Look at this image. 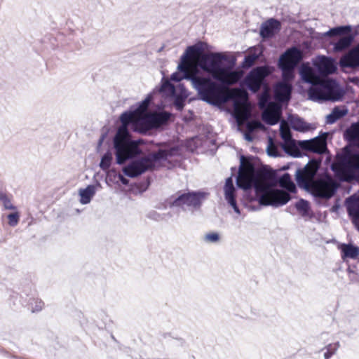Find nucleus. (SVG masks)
Returning a JSON list of instances; mask_svg holds the SVG:
<instances>
[{
    "label": "nucleus",
    "mask_w": 359,
    "mask_h": 359,
    "mask_svg": "<svg viewBox=\"0 0 359 359\" xmlns=\"http://www.w3.org/2000/svg\"><path fill=\"white\" fill-rule=\"evenodd\" d=\"M236 185L244 191L254 189L255 197L263 206L278 208L287 203L291 200L290 193H296L297 188L289 173H284L278 179L279 186L287 191L278 189L266 180V174L256 169L251 157L241 156L240 165Z\"/></svg>",
    "instance_id": "obj_1"
},
{
    "label": "nucleus",
    "mask_w": 359,
    "mask_h": 359,
    "mask_svg": "<svg viewBox=\"0 0 359 359\" xmlns=\"http://www.w3.org/2000/svg\"><path fill=\"white\" fill-rule=\"evenodd\" d=\"M320 163V160H310L303 169H298L296 171L295 179L299 187L306 190H308L311 184L313 183V195L316 198L327 200L335 194L339 184L329 175L313 182Z\"/></svg>",
    "instance_id": "obj_2"
},
{
    "label": "nucleus",
    "mask_w": 359,
    "mask_h": 359,
    "mask_svg": "<svg viewBox=\"0 0 359 359\" xmlns=\"http://www.w3.org/2000/svg\"><path fill=\"white\" fill-rule=\"evenodd\" d=\"M137 115L130 107L129 110L123 112L119 120L121 123L113 138V147L116 163L123 165L126 161L142 153L138 142L130 138L128 127L134 131V121Z\"/></svg>",
    "instance_id": "obj_3"
},
{
    "label": "nucleus",
    "mask_w": 359,
    "mask_h": 359,
    "mask_svg": "<svg viewBox=\"0 0 359 359\" xmlns=\"http://www.w3.org/2000/svg\"><path fill=\"white\" fill-rule=\"evenodd\" d=\"M180 149L177 146L170 147L165 143H162L155 151L140 156L142 152L128 159L130 161L125 165L122 170L125 175L130 178L137 177L147 171H152L161 163L166 161L169 158L179 154ZM128 160L126 161L127 162Z\"/></svg>",
    "instance_id": "obj_4"
},
{
    "label": "nucleus",
    "mask_w": 359,
    "mask_h": 359,
    "mask_svg": "<svg viewBox=\"0 0 359 359\" xmlns=\"http://www.w3.org/2000/svg\"><path fill=\"white\" fill-rule=\"evenodd\" d=\"M228 57L220 52L203 53L198 62L201 69L212 76L216 81L224 85H232L239 79L237 72L233 70L234 60L226 65Z\"/></svg>",
    "instance_id": "obj_5"
},
{
    "label": "nucleus",
    "mask_w": 359,
    "mask_h": 359,
    "mask_svg": "<svg viewBox=\"0 0 359 359\" xmlns=\"http://www.w3.org/2000/svg\"><path fill=\"white\" fill-rule=\"evenodd\" d=\"M280 135L284 141L283 150L294 157L302 156V151L324 154L327 151L325 137L317 136L306 140H295L289 129L280 128Z\"/></svg>",
    "instance_id": "obj_6"
},
{
    "label": "nucleus",
    "mask_w": 359,
    "mask_h": 359,
    "mask_svg": "<svg viewBox=\"0 0 359 359\" xmlns=\"http://www.w3.org/2000/svg\"><path fill=\"white\" fill-rule=\"evenodd\" d=\"M192 86L197 92L200 99L208 104H215V101L222 96L224 84L216 82L208 76L199 75L195 73L192 79Z\"/></svg>",
    "instance_id": "obj_7"
},
{
    "label": "nucleus",
    "mask_w": 359,
    "mask_h": 359,
    "mask_svg": "<svg viewBox=\"0 0 359 359\" xmlns=\"http://www.w3.org/2000/svg\"><path fill=\"white\" fill-rule=\"evenodd\" d=\"M208 196V193L202 191H178L175 196H171L169 207L178 208L184 211L198 210Z\"/></svg>",
    "instance_id": "obj_8"
},
{
    "label": "nucleus",
    "mask_w": 359,
    "mask_h": 359,
    "mask_svg": "<svg viewBox=\"0 0 359 359\" xmlns=\"http://www.w3.org/2000/svg\"><path fill=\"white\" fill-rule=\"evenodd\" d=\"M299 72L302 80L311 84L308 90L309 100L318 102H325V79L317 76L316 71L309 66L302 65Z\"/></svg>",
    "instance_id": "obj_9"
},
{
    "label": "nucleus",
    "mask_w": 359,
    "mask_h": 359,
    "mask_svg": "<svg viewBox=\"0 0 359 359\" xmlns=\"http://www.w3.org/2000/svg\"><path fill=\"white\" fill-rule=\"evenodd\" d=\"M203 50V43L202 42L189 46L181 55L177 66V72L172 74L170 76L171 81L180 82L183 79H186L190 81L192 83L195 72L191 73L189 72L190 62L189 59L196 54L201 53Z\"/></svg>",
    "instance_id": "obj_10"
},
{
    "label": "nucleus",
    "mask_w": 359,
    "mask_h": 359,
    "mask_svg": "<svg viewBox=\"0 0 359 359\" xmlns=\"http://www.w3.org/2000/svg\"><path fill=\"white\" fill-rule=\"evenodd\" d=\"M323 35L327 37H339L336 41L330 43L332 45L333 51L335 53H341L349 48L353 44L355 36L353 33L352 27L349 25L332 27Z\"/></svg>",
    "instance_id": "obj_11"
},
{
    "label": "nucleus",
    "mask_w": 359,
    "mask_h": 359,
    "mask_svg": "<svg viewBox=\"0 0 359 359\" xmlns=\"http://www.w3.org/2000/svg\"><path fill=\"white\" fill-rule=\"evenodd\" d=\"M273 70L268 65L253 67L244 78L243 83L252 93H257L266 86V78L272 74Z\"/></svg>",
    "instance_id": "obj_12"
},
{
    "label": "nucleus",
    "mask_w": 359,
    "mask_h": 359,
    "mask_svg": "<svg viewBox=\"0 0 359 359\" xmlns=\"http://www.w3.org/2000/svg\"><path fill=\"white\" fill-rule=\"evenodd\" d=\"M341 171L347 175L348 179L359 182V156L354 161L343 162ZM347 202L349 215L359 217V196L358 198L350 197L347 199Z\"/></svg>",
    "instance_id": "obj_13"
},
{
    "label": "nucleus",
    "mask_w": 359,
    "mask_h": 359,
    "mask_svg": "<svg viewBox=\"0 0 359 359\" xmlns=\"http://www.w3.org/2000/svg\"><path fill=\"white\" fill-rule=\"evenodd\" d=\"M325 101H339L344 95V90L340 87L336 80L325 79Z\"/></svg>",
    "instance_id": "obj_14"
},
{
    "label": "nucleus",
    "mask_w": 359,
    "mask_h": 359,
    "mask_svg": "<svg viewBox=\"0 0 359 359\" xmlns=\"http://www.w3.org/2000/svg\"><path fill=\"white\" fill-rule=\"evenodd\" d=\"M314 66L318 73L322 76H327L334 73L337 69L335 60L331 57L320 55L314 62Z\"/></svg>",
    "instance_id": "obj_15"
},
{
    "label": "nucleus",
    "mask_w": 359,
    "mask_h": 359,
    "mask_svg": "<svg viewBox=\"0 0 359 359\" xmlns=\"http://www.w3.org/2000/svg\"><path fill=\"white\" fill-rule=\"evenodd\" d=\"M292 86L287 81L277 82L273 87L275 99L283 104H287L291 99Z\"/></svg>",
    "instance_id": "obj_16"
},
{
    "label": "nucleus",
    "mask_w": 359,
    "mask_h": 359,
    "mask_svg": "<svg viewBox=\"0 0 359 359\" xmlns=\"http://www.w3.org/2000/svg\"><path fill=\"white\" fill-rule=\"evenodd\" d=\"M189 92L182 83L177 84L175 91L169 96L172 100V104L177 111H182L186 103V100L189 96Z\"/></svg>",
    "instance_id": "obj_17"
},
{
    "label": "nucleus",
    "mask_w": 359,
    "mask_h": 359,
    "mask_svg": "<svg viewBox=\"0 0 359 359\" xmlns=\"http://www.w3.org/2000/svg\"><path fill=\"white\" fill-rule=\"evenodd\" d=\"M280 29V22L275 18H269L262 24L259 35L262 39H270L279 32Z\"/></svg>",
    "instance_id": "obj_18"
},
{
    "label": "nucleus",
    "mask_w": 359,
    "mask_h": 359,
    "mask_svg": "<svg viewBox=\"0 0 359 359\" xmlns=\"http://www.w3.org/2000/svg\"><path fill=\"white\" fill-rule=\"evenodd\" d=\"M302 60V52L299 48L293 46L283 53L278 60V63L285 65V67H294Z\"/></svg>",
    "instance_id": "obj_19"
},
{
    "label": "nucleus",
    "mask_w": 359,
    "mask_h": 359,
    "mask_svg": "<svg viewBox=\"0 0 359 359\" xmlns=\"http://www.w3.org/2000/svg\"><path fill=\"white\" fill-rule=\"evenodd\" d=\"M339 64L343 68L359 67V43L342 55Z\"/></svg>",
    "instance_id": "obj_20"
},
{
    "label": "nucleus",
    "mask_w": 359,
    "mask_h": 359,
    "mask_svg": "<svg viewBox=\"0 0 359 359\" xmlns=\"http://www.w3.org/2000/svg\"><path fill=\"white\" fill-rule=\"evenodd\" d=\"M153 130L151 113L138 115L134 121V132L147 134Z\"/></svg>",
    "instance_id": "obj_21"
},
{
    "label": "nucleus",
    "mask_w": 359,
    "mask_h": 359,
    "mask_svg": "<svg viewBox=\"0 0 359 359\" xmlns=\"http://www.w3.org/2000/svg\"><path fill=\"white\" fill-rule=\"evenodd\" d=\"M172 116V114L166 111L151 112L153 130L167 126Z\"/></svg>",
    "instance_id": "obj_22"
},
{
    "label": "nucleus",
    "mask_w": 359,
    "mask_h": 359,
    "mask_svg": "<svg viewBox=\"0 0 359 359\" xmlns=\"http://www.w3.org/2000/svg\"><path fill=\"white\" fill-rule=\"evenodd\" d=\"M344 137L351 144L359 147V121L353 123L344 131Z\"/></svg>",
    "instance_id": "obj_23"
},
{
    "label": "nucleus",
    "mask_w": 359,
    "mask_h": 359,
    "mask_svg": "<svg viewBox=\"0 0 359 359\" xmlns=\"http://www.w3.org/2000/svg\"><path fill=\"white\" fill-rule=\"evenodd\" d=\"M281 114V106L280 109L276 111L275 109L265 110L262 112V119L269 126H274L278 123L279 117Z\"/></svg>",
    "instance_id": "obj_24"
},
{
    "label": "nucleus",
    "mask_w": 359,
    "mask_h": 359,
    "mask_svg": "<svg viewBox=\"0 0 359 359\" xmlns=\"http://www.w3.org/2000/svg\"><path fill=\"white\" fill-rule=\"evenodd\" d=\"M348 112V110L346 106L334 107L331 113L326 116V123L328 124H333L339 119L345 116Z\"/></svg>",
    "instance_id": "obj_25"
},
{
    "label": "nucleus",
    "mask_w": 359,
    "mask_h": 359,
    "mask_svg": "<svg viewBox=\"0 0 359 359\" xmlns=\"http://www.w3.org/2000/svg\"><path fill=\"white\" fill-rule=\"evenodd\" d=\"M95 187L92 184L87 186L85 189H80V203L83 205L89 203L95 194Z\"/></svg>",
    "instance_id": "obj_26"
},
{
    "label": "nucleus",
    "mask_w": 359,
    "mask_h": 359,
    "mask_svg": "<svg viewBox=\"0 0 359 359\" xmlns=\"http://www.w3.org/2000/svg\"><path fill=\"white\" fill-rule=\"evenodd\" d=\"M258 104L261 109H265L269 107L271 109L278 111L280 109V104L271 102L270 100L269 95L267 93H263L259 95Z\"/></svg>",
    "instance_id": "obj_27"
},
{
    "label": "nucleus",
    "mask_w": 359,
    "mask_h": 359,
    "mask_svg": "<svg viewBox=\"0 0 359 359\" xmlns=\"http://www.w3.org/2000/svg\"><path fill=\"white\" fill-rule=\"evenodd\" d=\"M341 257L343 259H355L359 255V248L352 244H342L341 246Z\"/></svg>",
    "instance_id": "obj_28"
},
{
    "label": "nucleus",
    "mask_w": 359,
    "mask_h": 359,
    "mask_svg": "<svg viewBox=\"0 0 359 359\" xmlns=\"http://www.w3.org/2000/svg\"><path fill=\"white\" fill-rule=\"evenodd\" d=\"M290 125L292 128L296 131L306 132L309 129L307 123L299 116H292L290 118Z\"/></svg>",
    "instance_id": "obj_29"
},
{
    "label": "nucleus",
    "mask_w": 359,
    "mask_h": 359,
    "mask_svg": "<svg viewBox=\"0 0 359 359\" xmlns=\"http://www.w3.org/2000/svg\"><path fill=\"white\" fill-rule=\"evenodd\" d=\"M151 99L150 97H146L144 100L139 102L137 106H132L133 109L135 111L136 114L142 115L146 113H149L147 111L148 108L151 104Z\"/></svg>",
    "instance_id": "obj_30"
},
{
    "label": "nucleus",
    "mask_w": 359,
    "mask_h": 359,
    "mask_svg": "<svg viewBox=\"0 0 359 359\" xmlns=\"http://www.w3.org/2000/svg\"><path fill=\"white\" fill-rule=\"evenodd\" d=\"M259 55L256 53H249L244 57L243 61L241 63V67L248 69L252 67L255 62L259 59Z\"/></svg>",
    "instance_id": "obj_31"
},
{
    "label": "nucleus",
    "mask_w": 359,
    "mask_h": 359,
    "mask_svg": "<svg viewBox=\"0 0 359 359\" xmlns=\"http://www.w3.org/2000/svg\"><path fill=\"white\" fill-rule=\"evenodd\" d=\"M26 306H28V309L32 312H38L42 310L44 306V303L37 298L32 297L29 299Z\"/></svg>",
    "instance_id": "obj_32"
},
{
    "label": "nucleus",
    "mask_w": 359,
    "mask_h": 359,
    "mask_svg": "<svg viewBox=\"0 0 359 359\" xmlns=\"http://www.w3.org/2000/svg\"><path fill=\"white\" fill-rule=\"evenodd\" d=\"M278 66L280 69H281L283 73V81H285L289 82L290 81L292 80L294 78V67H285V65H283V63H278Z\"/></svg>",
    "instance_id": "obj_33"
},
{
    "label": "nucleus",
    "mask_w": 359,
    "mask_h": 359,
    "mask_svg": "<svg viewBox=\"0 0 359 359\" xmlns=\"http://www.w3.org/2000/svg\"><path fill=\"white\" fill-rule=\"evenodd\" d=\"M0 202L6 210H15L16 207L11 202V196L3 191H0Z\"/></svg>",
    "instance_id": "obj_34"
},
{
    "label": "nucleus",
    "mask_w": 359,
    "mask_h": 359,
    "mask_svg": "<svg viewBox=\"0 0 359 359\" xmlns=\"http://www.w3.org/2000/svg\"><path fill=\"white\" fill-rule=\"evenodd\" d=\"M224 190V198H225L236 196L235 195L236 189L233 185L232 177H229L226 180Z\"/></svg>",
    "instance_id": "obj_35"
},
{
    "label": "nucleus",
    "mask_w": 359,
    "mask_h": 359,
    "mask_svg": "<svg viewBox=\"0 0 359 359\" xmlns=\"http://www.w3.org/2000/svg\"><path fill=\"white\" fill-rule=\"evenodd\" d=\"M112 158L111 152L109 151H107L101 158L100 163V168L104 171L107 170L111 166Z\"/></svg>",
    "instance_id": "obj_36"
},
{
    "label": "nucleus",
    "mask_w": 359,
    "mask_h": 359,
    "mask_svg": "<svg viewBox=\"0 0 359 359\" xmlns=\"http://www.w3.org/2000/svg\"><path fill=\"white\" fill-rule=\"evenodd\" d=\"M295 208L302 212V216H306L308 215L310 209L309 203L306 200L301 198L296 203Z\"/></svg>",
    "instance_id": "obj_37"
},
{
    "label": "nucleus",
    "mask_w": 359,
    "mask_h": 359,
    "mask_svg": "<svg viewBox=\"0 0 359 359\" xmlns=\"http://www.w3.org/2000/svg\"><path fill=\"white\" fill-rule=\"evenodd\" d=\"M177 88V85L172 84L170 81L165 80L162 82L161 86V91L162 93H164L167 95L168 97H169L175 90Z\"/></svg>",
    "instance_id": "obj_38"
},
{
    "label": "nucleus",
    "mask_w": 359,
    "mask_h": 359,
    "mask_svg": "<svg viewBox=\"0 0 359 359\" xmlns=\"http://www.w3.org/2000/svg\"><path fill=\"white\" fill-rule=\"evenodd\" d=\"M339 347V343L330 344L326 346V351L324 353L325 359H330Z\"/></svg>",
    "instance_id": "obj_39"
},
{
    "label": "nucleus",
    "mask_w": 359,
    "mask_h": 359,
    "mask_svg": "<svg viewBox=\"0 0 359 359\" xmlns=\"http://www.w3.org/2000/svg\"><path fill=\"white\" fill-rule=\"evenodd\" d=\"M220 240V236L217 232H210L205 235L204 241L207 243H216Z\"/></svg>",
    "instance_id": "obj_40"
},
{
    "label": "nucleus",
    "mask_w": 359,
    "mask_h": 359,
    "mask_svg": "<svg viewBox=\"0 0 359 359\" xmlns=\"http://www.w3.org/2000/svg\"><path fill=\"white\" fill-rule=\"evenodd\" d=\"M7 218L8 224L11 226H15L19 222L20 215L18 212H11L8 215Z\"/></svg>",
    "instance_id": "obj_41"
},
{
    "label": "nucleus",
    "mask_w": 359,
    "mask_h": 359,
    "mask_svg": "<svg viewBox=\"0 0 359 359\" xmlns=\"http://www.w3.org/2000/svg\"><path fill=\"white\" fill-rule=\"evenodd\" d=\"M225 199L227 201L228 204L231 207H232V208L233 209V210L236 213H237V214L241 213L240 209L237 205L236 196H231V197L226 198Z\"/></svg>",
    "instance_id": "obj_42"
},
{
    "label": "nucleus",
    "mask_w": 359,
    "mask_h": 359,
    "mask_svg": "<svg viewBox=\"0 0 359 359\" xmlns=\"http://www.w3.org/2000/svg\"><path fill=\"white\" fill-rule=\"evenodd\" d=\"M147 217L156 222H160L163 219V215L156 210L149 212L147 215Z\"/></svg>",
    "instance_id": "obj_43"
},
{
    "label": "nucleus",
    "mask_w": 359,
    "mask_h": 359,
    "mask_svg": "<svg viewBox=\"0 0 359 359\" xmlns=\"http://www.w3.org/2000/svg\"><path fill=\"white\" fill-rule=\"evenodd\" d=\"M267 154L270 156L276 157L278 156V152L276 150L275 147L269 146L267 148Z\"/></svg>",
    "instance_id": "obj_44"
},
{
    "label": "nucleus",
    "mask_w": 359,
    "mask_h": 359,
    "mask_svg": "<svg viewBox=\"0 0 359 359\" xmlns=\"http://www.w3.org/2000/svg\"><path fill=\"white\" fill-rule=\"evenodd\" d=\"M117 177L119 180V181L123 184V185H128L129 183V180L126 178L122 174L118 173L117 175Z\"/></svg>",
    "instance_id": "obj_45"
},
{
    "label": "nucleus",
    "mask_w": 359,
    "mask_h": 359,
    "mask_svg": "<svg viewBox=\"0 0 359 359\" xmlns=\"http://www.w3.org/2000/svg\"><path fill=\"white\" fill-rule=\"evenodd\" d=\"M244 137L248 142H252L253 141V137L250 133H245Z\"/></svg>",
    "instance_id": "obj_46"
},
{
    "label": "nucleus",
    "mask_w": 359,
    "mask_h": 359,
    "mask_svg": "<svg viewBox=\"0 0 359 359\" xmlns=\"http://www.w3.org/2000/svg\"><path fill=\"white\" fill-rule=\"evenodd\" d=\"M331 169L334 172H337V166L334 164H332Z\"/></svg>",
    "instance_id": "obj_47"
},
{
    "label": "nucleus",
    "mask_w": 359,
    "mask_h": 359,
    "mask_svg": "<svg viewBox=\"0 0 359 359\" xmlns=\"http://www.w3.org/2000/svg\"><path fill=\"white\" fill-rule=\"evenodd\" d=\"M102 140H103V137H102V138L100 140V141H99V144H102Z\"/></svg>",
    "instance_id": "obj_48"
},
{
    "label": "nucleus",
    "mask_w": 359,
    "mask_h": 359,
    "mask_svg": "<svg viewBox=\"0 0 359 359\" xmlns=\"http://www.w3.org/2000/svg\"><path fill=\"white\" fill-rule=\"evenodd\" d=\"M97 184L98 186L100 187V182H97Z\"/></svg>",
    "instance_id": "obj_49"
},
{
    "label": "nucleus",
    "mask_w": 359,
    "mask_h": 359,
    "mask_svg": "<svg viewBox=\"0 0 359 359\" xmlns=\"http://www.w3.org/2000/svg\"><path fill=\"white\" fill-rule=\"evenodd\" d=\"M358 264L359 265V261L358 262Z\"/></svg>",
    "instance_id": "obj_50"
},
{
    "label": "nucleus",
    "mask_w": 359,
    "mask_h": 359,
    "mask_svg": "<svg viewBox=\"0 0 359 359\" xmlns=\"http://www.w3.org/2000/svg\"><path fill=\"white\" fill-rule=\"evenodd\" d=\"M358 230H359V227H358Z\"/></svg>",
    "instance_id": "obj_51"
}]
</instances>
